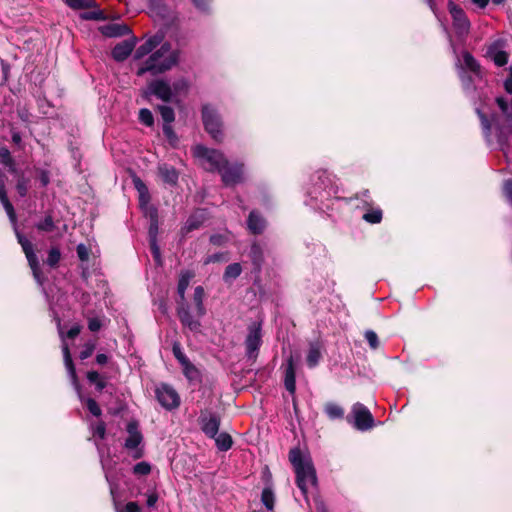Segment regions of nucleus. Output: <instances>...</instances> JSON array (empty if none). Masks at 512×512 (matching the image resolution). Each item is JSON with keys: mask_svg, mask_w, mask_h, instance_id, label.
<instances>
[{"mask_svg": "<svg viewBox=\"0 0 512 512\" xmlns=\"http://www.w3.org/2000/svg\"><path fill=\"white\" fill-rule=\"evenodd\" d=\"M177 61L176 51L171 49L170 44L164 43L138 69L137 75L142 76L146 72H150L153 75L163 73L176 65Z\"/></svg>", "mask_w": 512, "mask_h": 512, "instance_id": "f257e3e1", "label": "nucleus"}, {"mask_svg": "<svg viewBox=\"0 0 512 512\" xmlns=\"http://www.w3.org/2000/svg\"><path fill=\"white\" fill-rule=\"evenodd\" d=\"M193 155L198 159L200 165L209 171H221L222 167L227 166V159L223 153L218 150L197 145L193 148Z\"/></svg>", "mask_w": 512, "mask_h": 512, "instance_id": "f03ea898", "label": "nucleus"}, {"mask_svg": "<svg viewBox=\"0 0 512 512\" xmlns=\"http://www.w3.org/2000/svg\"><path fill=\"white\" fill-rule=\"evenodd\" d=\"M202 119L205 129L210 136L214 140L221 142L224 138V134L222 121L217 110L209 104L204 105L202 108Z\"/></svg>", "mask_w": 512, "mask_h": 512, "instance_id": "7ed1b4c3", "label": "nucleus"}, {"mask_svg": "<svg viewBox=\"0 0 512 512\" xmlns=\"http://www.w3.org/2000/svg\"><path fill=\"white\" fill-rule=\"evenodd\" d=\"M289 459L295 468L298 480L316 479V471L309 457L302 455L299 450L294 449L290 452Z\"/></svg>", "mask_w": 512, "mask_h": 512, "instance_id": "20e7f679", "label": "nucleus"}, {"mask_svg": "<svg viewBox=\"0 0 512 512\" xmlns=\"http://www.w3.org/2000/svg\"><path fill=\"white\" fill-rule=\"evenodd\" d=\"M127 438L125 439L124 447L130 452L131 456L138 459L143 456V435L139 430V423L136 420H131L127 424Z\"/></svg>", "mask_w": 512, "mask_h": 512, "instance_id": "39448f33", "label": "nucleus"}, {"mask_svg": "<svg viewBox=\"0 0 512 512\" xmlns=\"http://www.w3.org/2000/svg\"><path fill=\"white\" fill-rule=\"evenodd\" d=\"M158 401L167 409L179 406L180 400L177 392L169 386L163 385L156 390Z\"/></svg>", "mask_w": 512, "mask_h": 512, "instance_id": "423d86ee", "label": "nucleus"}, {"mask_svg": "<svg viewBox=\"0 0 512 512\" xmlns=\"http://www.w3.org/2000/svg\"><path fill=\"white\" fill-rule=\"evenodd\" d=\"M247 354L250 358H255L261 345V327L258 323H253L249 327V333L246 338Z\"/></svg>", "mask_w": 512, "mask_h": 512, "instance_id": "0eeeda50", "label": "nucleus"}, {"mask_svg": "<svg viewBox=\"0 0 512 512\" xmlns=\"http://www.w3.org/2000/svg\"><path fill=\"white\" fill-rule=\"evenodd\" d=\"M18 241L21 244L29 265L33 271L35 278H40V266L37 256L34 252L32 243L23 235L18 234Z\"/></svg>", "mask_w": 512, "mask_h": 512, "instance_id": "6e6552de", "label": "nucleus"}, {"mask_svg": "<svg viewBox=\"0 0 512 512\" xmlns=\"http://www.w3.org/2000/svg\"><path fill=\"white\" fill-rule=\"evenodd\" d=\"M449 12L452 15L453 23L458 33L466 34L469 31L470 23L464 11L455 3L449 2Z\"/></svg>", "mask_w": 512, "mask_h": 512, "instance_id": "1a4fd4ad", "label": "nucleus"}, {"mask_svg": "<svg viewBox=\"0 0 512 512\" xmlns=\"http://www.w3.org/2000/svg\"><path fill=\"white\" fill-rule=\"evenodd\" d=\"M218 172L221 174L222 181L227 186L236 185L242 181L243 170L240 164L230 165L227 161V166L222 167L221 171Z\"/></svg>", "mask_w": 512, "mask_h": 512, "instance_id": "9d476101", "label": "nucleus"}, {"mask_svg": "<svg viewBox=\"0 0 512 512\" xmlns=\"http://www.w3.org/2000/svg\"><path fill=\"white\" fill-rule=\"evenodd\" d=\"M355 426L360 430H366L373 426V417L369 410L361 404L353 407Z\"/></svg>", "mask_w": 512, "mask_h": 512, "instance_id": "9b49d317", "label": "nucleus"}, {"mask_svg": "<svg viewBox=\"0 0 512 512\" xmlns=\"http://www.w3.org/2000/svg\"><path fill=\"white\" fill-rule=\"evenodd\" d=\"M135 43V38H131L117 44L112 51L113 58L116 61L125 60L133 51Z\"/></svg>", "mask_w": 512, "mask_h": 512, "instance_id": "f8f14e48", "label": "nucleus"}, {"mask_svg": "<svg viewBox=\"0 0 512 512\" xmlns=\"http://www.w3.org/2000/svg\"><path fill=\"white\" fill-rule=\"evenodd\" d=\"M149 91L163 101H169L172 97V91L168 83L157 80L149 84Z\"/></svg>", "mask_w": 512, "mask_h": 512, "instance_id": "ddd939ff", "label": "nucleus"}, {"mask_svg": "<svg viewBox=\"0 0 512 512\" xmlns=\"http://www.w3.org/2000/svg\"><path fill=\"white\" fill-rule=\"evenodd\" d=\"M163 40V36L156 34L153 37H150L143 43L141 46H139L135 52V58L141 59L150 52H152L156 47H158Z\"/></svg>", "mask_w": 512, "mask_h": 512, "instance_id": "4468645a", "label": "nucleus"}, {"mask_svg": "<svg viewBox=\"0 0 512 512\" xmlns=\"http://www.w3.org/2000/svg\"><path fill=\"white\" fill-rule=\"evenodd\" d=\"M100 32L107 37H119L126 35L130 29L125 24L108 23L99 28Z\"/></svg>", "mask_w": 512, "mask_h": 512, "instance_id": "2eb2a0df", "label": "nucleus"}, {"mask_svg": "<svg viewBox=\"0 0 512 512\" xmlns=\"http://www.w3.org/2000/svg\"><path fill=\"white\" fill-rule=\"evenodd\" d=\"M265 220L264 218L257 212L252 211L248 217V228L253 234H261L265 229Z\"/></svg>", "mask_w": 512, "mask_h": 512, "instance_id": "dca6fc26", "label": "nucleus"}, {"mask_svg": "<svg viewBox=\"0 0 512 512\" xmlns=\"http://www.w3.org/2000/svg\"><path fill=\"white\" fill-rule=\"evenodd\" d=\"M178 316L181 323L187 326L192 331H197L200 327V322L197 319H194L187 308L181 306L178 309Z\"/></svg>", "mask_w": 512, "mask_h": 512, "instance_id": "f3484780", "label": "nucleus"}, {"mask_svg": "<svg viewBox=\"0 0 512 512\" xmlns=\"http://www.w3.org/2000/svg\"><path fill=\"white\" fill-rule=\"evenodd\" d=\"M322 354V345L319 342H312L309 346V351L307 354V363L310 367L316 366L321 358Z\"/></svg>", "mask_w": 512, "mask_h": 512, "instance_id": "a211bd4d", "label": "nucleus"}, {"mask_svg": "<svg viewBox=\"0 0 512 512\" xmlns=\"http://www.w3.org/2000/svg\"><path fill=\"white\" fill-rule=\"evenodd\" d=\"M220 421L215 416L202 419V429L210 437H215L219 430Z\"/></svg>", "mask_w": 512, "mask_h": 512, "instance_id": "6ab92c4d", "label": "nucleus"}, {"mask_svg": "<svg viewBox=\"0 0 512 512\" xmlns=\"http://www.w3.org/2000/svg\"><path fill=\"white\" fill-rule=\"evenodd\" d=\"M159 175L168 184L174 185L178 180V173L175 168L163 164L158 168Z\"/></svg>", "mask_w": 512, "mask_h": 512, "instance_id": "aec40b11", "label": "nucleus"}, {"mask_svg": "<svg viewBox=\"0 0 512 512\" xmlns=\"http://www.w3.org/2000/svg\"><path fill=\"white\" fill-rule=\"evenodd\" d=\"M285 387L290 393L295 392V368L292 357L288 359V365L285 373Z\"/></svg>", "mask_w": 512, "mask_h": 512, "instance_id": "412c9836", "label": "nucleus"}, {"mask_svg": "<svg viewBox=\"0 0 512 512\" xmlns=\"http://www.w3.org/2000/svg\"><path fill=\"white\" fill-rule=\"evenodd\" d=\"M0 161L3 165L8 167L9 171L13 174L18 173L16 162L12 157L10 151L6 147L0 148Z\"/></svg>", "mask_w": 512, "mask_h": 512, "instance_id": "4be33fe9", "label": "nucleus"}, {"mask_svg": "<svg viewBox=\"0 0 512 512\" xmlns=\"http://www.w3.org/2000/svg\"><path fill=\"white\" fill-rule=\"evenodd\" d=\"M194 277V273L191 271H184L180 274L178 282V294L183 301L185 299V291L190 284L191 279Z\"/></svg>", "mask_w": 512, "mask_h": 512, "instance_id": "5701e85b", "label": "nucleus"}, {"mask_svg": "<svg viewBox=\"0 0 512 512\" xmlns=\"http://www.w3.org/2000/svg\"><path fill=\"white\" fill-rule=\"evenodd\" d=\"M133 182H134L135 188L137 189V191L139 193L140 205L142 207L148 205V203L150 201V195H149V192H148V188L141 181L140 178H134Z\"/></svg>", "mask_w": 512, "mask_h": 512, "instance_id": "b1692460", "label": "nucleus"}, {"mask_svg": "<svg viewBox=\"0 0 512 512\" xmlns=\"http://www.w3.org/2000/svg\"><path fill=\"white\" fill-rule=\"evenodd\" d=\"M261 502L267 510L272 511L275 504V494L271 486H267L262 490Z\"/></svg>", "mask_w": 512, "mask_h": 512, "instance_id": "393cba45", "label": "nucleus"}, {"mask_svg": "<svg viewBox=\"0 0 512 512\" xmlns=\"http://www.w3.org/2000/svg\"><path fill=\"white\" fill-rule=\"evenodd\" d=\"M193 299L197 309V316L202 317L205 314V308L203 304L204 289L201 286L195 288Z\"/></svg>", "mask_w": 512, "mask_h": 512, "instance_id": "a878e982", "label": "nucleus"}, {"mask_svg": "<svg viewBox=\"0 0 512 512\" xmlns=\"http://www.w3.org/2000/svg\"><path fill=\"white\" fill-rule=\"evenodd\" d=\"M15 175L17 176L16 190L21 197H24L28 191V179H26L23 172L19 170Z\"/></svg>", "mask_w": 512, "mask_h": 512, "instance_id": "bb28decb", "label": "nucleus"}, {"mask_svg": "<svg viewBox=\"0 0 512 512\" xmlns=\"http://www.w3.org/2000/svg\"><path fill=\"white\" fill-rule=\"evenodd\" d=\"M325 411L331 419H339L344 415L343 409L335 403H328L325 406Z\"/></svg>", "mask_w": 512, "mask_h": 512, "instance_id": "cd10ccee", "label": "nucleus"}, {"mask_svg": "<svg viewBox=\"0 0 512 512\" xmlns=\"http://www.w3.org/2000/svg\"><path fill=\"white\" fill-rule=\"evenodd\" d=\"M216 445L220 450H228L232 445V438L227 433L219 434L216 439Z\"/></svg>", "mask_w": 512, "mask_h": 512, "instance_id": "c85d7f7f", "label": "nucleus"}, {"mask_svg": "<svg viewBox=\"0 0 512 512\" xmlns=\"http://www.w3.org/2000/svg\"><path fill=\"white\" fill-rule=\"evenodd\" d=\"M173 353L175 357L178 359V361L185 367L186 370H194V367L190 364L188 359L185 357L183 352L181 351V348L178 344H174L173 346Z\"/></svg>", "mask_w": 512, "mask_h": 512, "instance_id": "c756f323", "label": "nucleus"}, {"mask_svg": "<svg viewBox=\"0 0 512 512\" xmlns=\"http://www.w3.org/2000/svg\"><path fill=\"white\" fill-rule=\"evenodd\" d=\"M63 353H64V360H65V364L69 370V373L72 377V379L75 381L76 380V371H75V367L73 365V362H72V358H71V354H70V351H69V348L68 346L65 344L63 346Z\"/></svg>", "mask_w": 512, "mask_h": 512, "instance_id": "7c9ffc66", "label": "nucleus"}, {"mask_svg": "<svg viewBox=\"0 0 512 512\" xmlns=\"http://www.w3.org/2000/svg\"><path fill=\"white\" fill-rule=\"evenodd\" d=\"M242 271L241 265L239 263H233L226 267L224 278L225 279H231L236 278L240 275Z\"/></svg>", "mask_w": 512, "mask_h": 512, "instance_id": "2f4dec72", "label": "nucleus"}, {"mask_svg": "<svg viewBox=\"0 0 512 512\" xmlns=\"http://www.w3.org/2000/svg\"><path fill=\"white\" fill-rule=\"evenodd\" d=\"M87 378L91 383H94L98 390H103L106 386V383L104 380L100 378V375L96 371H90L87 373Z\"/></svg>", "mask_w": 512, "mask_h": 512, "instance_id": "473e14b6", "label": "nucleus"}, {"mask_svg": "<svg viewBox=\"0 0 512 512\" xmlns=\"http://www.w3.org/2000/svg\"><path fill=\"white\" fill-rule=\"evenodd\" d=\"M60 258H61V253H60V250L58 248H51L49 253H48V257H47V264L51 267H55L58 262L60 261Z\"/></svg>", "mask_w": 512, "mask_h": 512, "instance_id": "72a5a7b5", "label": "nucleus"}, {"mask_svg": "<svg viewBox=\"0 0 512 512\" xmlns=\"http://www.w3.org/2000/svg\"><path fill=\"white\" fill-rule=\"evenodd\" d=\"M37 229L45 232H51L55 229L53 218L47 215L43 221L37 224Z\"/></svg>", "mask_w": 512, "mask_h": 512, "instance_id": "f704fd0d", "label": "nucleus"}, {"mask_svg": "<svg viewBox=\"0 0 512 512\" xmlns=\"http://www.w3.org/2000/svg\"><path fill=\"white\" fill-rule=\"evenodd\" d=\"M65 3L73 9H83L92 6V0H65Z\"/></svg>", "mask_w": 512, "mask_h": 512, "instance_id": "c9c22d12", "label": "nucleus"}, {"mask_svg": "<svg viewBox=\"0 0 512 512\" xmlns=\"http://www.w3.org/2000/svg\"><path fill=\"white\" fill-rule=\"evenodd\" d=\"M135 475L139 477L147 476L151 471V466L147 462L137 463L134 468Z\"/></svg>", "mask_w": 512, "mask_h": 512, "instance_id": "e433bc0d", "label": "nucleus"}, {"mask_svg": "<svg viewBox=\"0 0 512 512\" xmlns=\"http://www.w3.org/2000/svg\"><path fill=\"white\" fill-rule=\"evenodd\" d=\"M364 220L369 223H379L382 219V212L380 210H373L368 213H365L363 216Z\"/></svg>", "mask_w": 512, "mask_h": 512, "instance_id": "4c0bfd02", "label": "nucleus"}, {"mask_svg": "<svg viewBox=\"0 0 512 512\" xmlns=\"http://www.w3.org/2000/svg\"><path fill=\"white\" fill-rule=\"evenodd\" d=\"M160 114L166 123L174 121V111L168 106H159Z\"/></svg>", "mask_w": 512, "mask_h": 512, "instance_id": "58836bf2", "label": "nucleus"}, {"mask_svg": "<svg viewBox=\"0 0 512 512\" xmlns=\"http://www.w3.org/2000/svg\"><path fill=\"white\" fill-rule=\"evenodd\" d=\"M139 119L147 126H151L154 122L153 115L148 109H141L139 112Z\"/></svg>", "mask_w": 512, "mask_h": 512, "instance_id": "ea45409f", "label": "nucleus"}, {"mask_svg": "<svg viewBox=\"0 0 512 512\" xmlns=\"http://www.w3.org/2000/svg\"><path fill=\"white\" fill-rule=\"evenodd\" d=\"M493 60L496 65L503 66V65L507 64V62H508V54H507V52L502 51V50L497 51L493 55Z\"/></svg>", "mask_w": 512, "mask_h": 512, "instance_id": "a19ab883", "label": "nucleus"}, {"mask_svg": "<svg viewBox=\"0 0 512 512\" xmlns=\"http://www.w3.org/2000/svg\"><path fill=\"white\" fill-rule=\"evenodd\" d=\"M86 405L88 410L96 417H99L101 415V409L97 402L94 399H87Z\"/></svg>", "mask_w": 512, "mask_h": 512, "instance_id": "79ce46f5", "label": "nucleus"}, {"mask_svg": "<svg viewBox=\"0 0 512 512\" xmlns=\"http://www.w3.org/2000/svg\"><path fill=\"white\" fill-rule=\"evenodd\" d=\"M95 343H86L84 349L80 352V358L86 359L90 357L95 350Z\"/></svg>", "mask_w": 512, "mask_h": 512, "instance_id": "37998d69", "label": "nucleus"}, {"mask_svg": "<svg viewBox=\"0 0 512 512\" xmlns=\"http://www.w3.org/2000/svg\"><path fill=\"white\" fill-rule=\"evenodd\" d=\"M365 337H366L369 345L371 346V348L376 349L378 347L379 342H378V337L375 332L367 331L365 333Z\"/></svg>", "mask_w": 512, "mask_h": 512, "instance_id": "c03bdc74", "label": "nucleus"}, {"mask_svg": "<svg viewBox=\"0 0 512 512\" xmlns=\"http://www.w3.org/2000/svg\"><path fill=\"white\" fill-rule=\"evenodd\" d=\"M93 434L99 436L100 439H104L106 434L105 423L99 421L93 428Z\"/></svg>", "mask_w": 512, "mask_h": 512, "instance_id": "a18cd8bd", "label": "nucleus"}, {"mask_svg": "<svg viewBox=\"0 0 512 512\" xmlns=\"http://www.w3.org/2000/svg\"><path fill=\"white\" fill-rule=\"evenodd\" d=\"M200 224H201L200 222L196 221V220H195V219H193V218H190V219L186 222L185 226L182 228V231H183L184 233H189V232H191L192 230L197 229V228L200 226Z\"/></svg>", "mask_w": 512, "mask_h": 512, "instance_id": "49530a36", "label": "nucleus"}, {"mask_svg": "<svg viewBox=\"0 0 512 512\" xmlns=\"http://www.w3.org/2000/svg\"><path fill=\"white\" fill-rule=\"evenodd\" d=\"M77 254H78V257L82 260V261H86L88 260V257H89V254H88V250L86 248L85 245L83 244H79L77 246Z\"/></svg>", "mask_w": 512, "mask_h": 512, "instance_id": "de8ad7c7", "label": "nucleus"}, {"mask_svg": "<svg viewBox=\"0 0 512 512\" xmlns=\"http://www.w3.org/2000/svg\"><path fill=\"white\" fill-rule=\"evenodd\" d=\"M141 508L137 502L130 501L125 505V512H140Z\"/></svg>", "mask_w": 512, "mask_h": 512, "instance_id": "09e8293b", "label": "nucleus"}, {"mask_svg": "<svg viewBox=\"0 0 512 512\" xmlns=\"http://www.w3.org/2000/svg\"><path fill=\"white\" fill-rule=\"evenodd\" d=\"M88 328L95 332L98 331L101 328V322L97 318H91L88 322Z\"/></svg>", "mask_w": 512, "mask_h": 512, "instance_id": "8fccbe9b", "label": "nucleus"}, {"mask_svg": "<svg viewBox=\"0 0 512 512\" xmlns=\"http://www.w3.org/2000/svg\"><path fill=\"white\" fill-rule=\"evenodd\" d=\"M251 253L253 255V258L257 261H261L262 259V251L259 245L253 244L251 248Z\"/></svg>", "mask_w": 512, "mask_h": 512, "instance_id": "3c124183", "label": "nucleus"}, {"mask_svg": "<svg viewBox=\"0 0 512 512\" xmlns=\"http://www.w3.org/2000/svg\"><path fill=\"white\" fill-rule=\"evenodd\" d=\"M81 332V326L80 325H74L68 332H67V337L69 338H75L76 336L79 335V333Z\"/></svg>", "mask_w": 512, "mask_h": 512, "instance_id": "603ef678", "label": "nucleus"}, {"mask_svg": "<svg viewBox=\"0 0 512 512\" xmlns=\"http://www.w3.org/2000/svg\"><path fill=\"white\" fill-rule=\"evenodd\" d=\"M151 249H152V252L154 254V257H155L156 261L160 263V261H161V259H160V250H159V247L157 246L155 240L151 241Z\"/></svg>", "mask_w": 512, "mask_h": 512, "instance_id": "864d4df0", "label": "nucleus"}, {"mask_svg": "<svg viewBox=\"0 0 512 512\" xmlns=\"http://www.w3.org/2000/svg\"><path fill=\"white\" fill-rule=\"evenodd\" d=\"M157 500H158V495L156 493H151L147 497L146 504L148 507H153L156 504Z\"/></svg>", "mask_w": 512, "mask_h": 512, "instance_id": "5fc2aeb1", "label": "nucleus"}, {"mask_svg": "<svg viewBox=\"0 0 512 512\" xmlns=\"http://www.w3.org/2000/svg\"><path fill=\"white\" fill-rule=\"evenodd\" d=\"M299 489L305 494L308 488V484H311L312 486H315L317 482H296Z\"/></svg>", "mask_w": 512, "mask_h": 512, "instance_id": "6e6d98bb", "label": "nucleus"}, {"mask_svg": "<svg viewBox=\"0 0 512 512\" xmlns=\"http://www.w3.org/2000/svg\"><path fill=\"white\" fill-rule=\"evenodd\" d=\"M496 101H497V104L499 105L500 109L502 110V112L507 113L508 104L506 103V101L503 98H497Z\"/></svg>", "mask_w": 512, "mask_h": 512, "instance_id": "4d7b16f0", "label": "nucleus"}, {"mask_svg": "<svg viewBox=\"0 0 512 512\" xmlns=\"http://www.w3.org/2000/svg\"><path fill=\"white\" fill-rule=\"evenodd\" d=\"M196 7L199 9H205L208 5V0H192Z\"/></svg>", "mask_w": 512, "mask_h": 512, "instance_id": "13d9d810", "label": "nucleus"}, {"mask_svg": "<svg viewBox=\"0 0 512 512\" xmlns=\"http://www.w3.org/2000/svg\"><path fill=\"white\" fill-rule=\"evenodd\" d=\"M96 361H97L98 364L104 365V364H106L108 362V357L105 354H98L96 356Z\"/></svg>", "mask_w": 512, "mask_h": 512, "instance_id": "bf43d9fd", "label": "nucleus"}, {"mask_svg": "<svg viewBox=\"0 0 512 512\" xmlns=\"http://www.w3.org/2000/svg\"><path fill=\"white\" fill-rule=\"evenodd\" d=\"M505 89L508 93L512 94V79L508 78L506 81H505Z\"/></svg>", "mask_w": 512, "mask_h": 512, "instance_id": "052dcab7", "label": "nucleus"}, {"mask_svg": "<svg viewBox=\"0 0 512 512\" xmlns=\"http://www.w3.org/2000/svg\"><path fill=\"white\" fill-rule=\"evenodd\" d=\"M474 4L478 5L480 8H484L489 0H472Z\"/></svg>", "mask_w": 512, "mask_h": 512, "instance_id": "680f3d73", "label": "nucleus"}, {"mask_svg": "<svg viewBox=\"0 0 512 512\" xmlns=\"http://www.w3.org/2000/svg\"><path fill=\"white\" fill-rule=\"evenodd\" d=\"M505 188H506V191H507V193H508L509 197H510V198H511V200H512V182H507V183L505 184Z\"/></svg>", "mask_w": 512, "mask_h": 512, "instance_id": "e2e57ef3", "label": "nucleus"}, {"mask_svg": "<svg viewBox=\"0 0 512 512\" xmlns=\"http://www.w3.org/2000/svg\"><path fill=\"white\" fill-rule=\"evenodd\" d=\"M12 140L14 143L19 144L21 142V137L18 133H14L12 135Z\"/></svg>", "mask_w": 512, "mask_h": 512, "instance_id": "0e129e2a", "label": "nucleus"}, {"mask_svg": "<svg viewBox=\"0 0 512 512\" xmlns=\"http://www.w3.org/2000/svg\"><path fill=\"white\" fill-rule=\"evenodd\" d=\"M465 60H466V63H467L469 66H472V62H474V60H473L472 56H470V55H468V54H467V55L465 56Z\"/></svg>", "mask_w": 512, "mask_h": 512, "instance_id": "69168bd1", "label": "nucleus"}, {"mask_svg": "<svg viewBox=\"0 0 512 512\" xmlns=\"http://www.w3.org/2000/svg\"><path fill=\"white\" fill-rule=\"evenodd\" d=\"M164 132H165L168 136L172 135V129H171V127H170V126H165V127H164Z\"/></svg>", "mask_w": 512, "mask_h": 512, "instance_id": "338daca9", "label": "nucleus"}, {"mask_svg": "<svg viewBox=\"0 0 512 512\" xmlns=\"http://www.w3.org/2000/svg\"><path fill=\"white\" fill-rule=\"evenodd\" d=\"M219 260V257L217 255H214V256H210L207 260H206V263H209L211 261H217Z\"/></svg>", "mask_w": 512, "mask_h": 512, "instance_id": "774afa93", "label": "nucleus"}]
</instances>
